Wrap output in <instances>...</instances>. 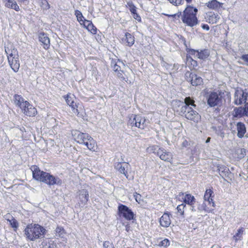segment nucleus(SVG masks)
<instances>
[{
  "label": "nucleus",
  "mask_w": 248,
  "mask_h": 248,
  "mask_svg": "<svg viewBox=\"0 0 248 248\" xmlns=\"http://www.w3.org/2000/svg\"><path fill=\"white\" fill-rule=\"evenodd\" d=\"M26 239L35 241L44 238L47 232L43 226L37 223H30L27 225L23 231Z\"/></svg>",
  "instance_id": "nucleus-1"
},
{
  "label": "nucleus",
  "mask_w": 248,
  "mask_h": 248,
  "mask_svg": "<svg viewBox=\"0 0 248 248\" xmlns=\"http://www.w3.org/2000/svg\"><path fill=\"white\" fill-rule=\"evenodd\" d=\"M192 107H196L194 101L189 97H186L185 99V105L181 107V112L187 119L198 123L201 120V116L197 111L192 109Z\"/></svg>",
  "instance_id": "nucleus-2"
},
{
  "label": "nucleus",
  "mask_w": 248,
  "mask_h": 248,
  "mask_svg": "<svg viewBox=\"0 0 248 248\" xmlns=\"http://www.w3.org/2000/svg\"><path fill=\"white\" fill-rule=\"evenodd\" d=\"M198 10L192 7H187L184 11L182 20L186 25L193 27L198 24L196 13Z\"/></svg>",
  "instance_id": "nucleus-3"
},
{
  "label": "nucleus",
  "mask_w": 248,
  "mask_h": 248,
  "mask_svg": "<svg viewBox=\"0 0 248 248\" xmlns=\"http://www.w3.org/2000/svg\"><path fill=\"white\" fill-rule=\"evenodd\" d=\"M64 98L67 104L71 108L73 112L78 117H83L84 110L83 106L75 102L76 100L74 95L71 93L67 94Z\"/></svg>",
  "instance_id": "nucleus-4"
},
{
  "label": "nucleus",
  "mask_w": 248,
  "mask_h": 248,
  "mask_svg": "<svg viewBox=\"0 0 248 248\" xmlns=\"http://www.w3.org/2000/svg\"><path fill=\"white\" fill-rule=\"evenodd\" d=\"M128 124L131 126H135L141 129H144L147 125V121L145 117L140 115H131Z\"/></svg>",
  "instance_id": "nucleus-5"
},
{
  "label": "nucleus",
  "mask_w": 248,
  "mask_h": 248,
  "mask_svg": "<svg viewBox=\"0 0 248 248\" xmlns=\"http://www.w3.org/2000/svg\"><path fill=\"white\" fill-rule=\"evenodd\" d=\"M176 198L177 201L191 206L192 207L191 210L194 211H195L193 205L196 202V199L193 195L187 192H180L176 196Z\"/></svg>",
  "instance_id": "nucleus-6"
},
{
  "label": "nucleus",
  "mask_w": 248,
  "mask_h": 248,
  "mask_svg": "<svg viewBox=\"0 0 248 248\" xmlns=\"http://www.w3.org/2000/svg\"><path fill=\"white\" fill-rule=\"evenodd\" d=\"M234 98V103L235 105L245 104L248 102V93L241 89H237Z\"/></svg>",
  "instance_id": "nucleus-7"
},
{
  "label": "nucleus",
  "mask_w": 248,
  "mask_h": 248,
  "mask_svg": "<svg viewBox=\"0 0 248 248\" xmlns=\"http://www.w3.org/2000/svg\"><path fill=\"white\" fill-rule=\"evenodd\" d=\"M118 214L121 217L126 220H131L134 218V214L127 206L120 204L118 207Z\"/></svg>",
  "instance_id": "nucleus-8"
},
{
  "label": "nucleus",
  "mask_w": 248,
  "mask_h": 248,
  "mask_svg": "<svg viewBox=\"0 0 248 248\" xmlns=\"http://www.w3.org/2000/svg\"><path fill=\"white\" fill-rule=\"evenodd\" d=\"M72 134L75 140L78 143L82 145L91 137L87 133H82L77 130L73 131Z\"/></svg>",
  "instance_id": "nucleus-9"
},
{
  "label": "nucleus",
  "mask_w": 248,
  "mask_h": 248,
  "mask_svg": "<svg viewBox=\"0 0 248 248\" xmlns=\"http://www.w3.org/2000/svg\"><path fill=\"white\" fill-rule=\"evenodd\" d=\"M44 175V176L42 181V182L50 186L55 184L61 185L62 184L61 181L58 178H56L47 172H46Z\"/></svg>",
  "instance_id": "nucleus-10"
},
{
  "label": "nucleus",
  "mask_w": 248,
  "mask_h": 248,
  "mask_svg": "<svg viewBox=\"0 0 248 248\" xmlns=\"http://www.w3.org/2000/svg\"><path fill=\"white\" fill-rule=\"evenodd\" d=\"M186 76L187 80L190 82L193 86L199 85L202 83V78L194 73L187 72L186 74Z\"/></svg>",
  "instance_id": "nucleus-11"
},
{
  "label": "nucleus",
  "mask_w": 248,
  "mask_h": 248,
  "mask_svg": "<svg viewBox=\"0 0 248 248\" xmlns=\"http://www.w3.org/2000/svg\"><path fill=\"white\" fill-rule=\"evenodd\" d=\"M111 66L113 70L117 72V76L123 80H125V78L123 76V71L122 70V66H124V63L118 60L117 62L112 61L111 62Z\"/></svg>",
  "instance_id": "nucleus-12"
},
{
  "label": "nucleus",
  "mask_w": 248,
  "mask_h": 248,
  "mask_svg": "<svg viewBox=\"0 0 248 248\" xmlns=\"http://www.w3.org/2000/svg\"><path fill=\"white\" fill-rule=\"evenodd\" d=\"M187 52L189 55H195L196 57L202 60L206 59L210 55L209 51L206 49L199 52L194 49H188Z\"/></svg>",
  "instance_id": "nucleus-13"
},
{
  "label": "nucleus",
  "mask_w": 248,
  "mask_h": 248,
  "mask_svg": "<svg viewBox=\"0 0 248 248\" xmlns=\"http://www.w3.org/2000/svg\"><path fill=\"white\" fill-rule=\"evenodd\" d=\"M5 51L7 54V59L19 57L17 49L11 44H8L5 47Z\"/></svg>",
  "instance_id": "nucleus-14"
},
{
  "label": "nucleus",
  "mask_w": 248,
  "mask_h": 248,
  "mask_svg": "<svg viewBox=\"0 0 248 248\" xmlns=\"http://www.w3.org/2000/svg\"><path fill=\"white\" fill-rule=\"evenodd\" d=\"M157 155L160 158L165 161L170 162L172 160L173 155L170 152H167L165 149L159 148Z\"/></svg>",
  "instance_id": "nucleus-15"
},
{
  "label": "nucleus",
  "mask_w": 248,
  "mask_h": 248,
  "mask_svg": "<svg viewBox=\"0 0 248 248\" xmlns=\"http://www.w3.org/2000/svg\"><path fill=\"white\" fill-rule=\"evenodd\" d=\"M31 170L32 173L33 178L37 181L42 182L44 176V174H45L46 172L41 171L39 168L35 165L32 166L31 167Z\"/></svg>",
  "instance_id": "nucleus-16"
},
{
  "label": "nucleus",
  "mask_w": 248,
  "mask_h": 248,
  "mask_svg": "<svg viewBox=\"0 0 248 248\" xmlns=\"http://www.w3.org/2000/svg\"><path fill=\"white\" fill-rule=\"evenodd\" d=\"M215 206L213 200L211 199V201H204L202 206L199 207V209L201 211L204 210L206 212H212L214 210Z\"/></svg>",
  "instance_id": "nucleus-17"
},
{
  "label": "nucleus",
  "mask_w": 248,
  "mask_h": 248,
  "mask_svg": "<svg viewBox=\"0 0 248 248\" xmlns=\"http://www.w3.org/2000/svg\"><path fill=\"white\" fill-rule=\"evenodd\" d=\"M171 215L169 213H165L160 218V225L164 228L169 227L171 224L170 217Z\"/></svg>",
  "instance_id": "nucleus-18"
},
{
  "label": "nucleus",
  "mask_w": 248,
  "mask_h": 248,
  "mask_svg": "<svg viewBox=\"0 0 248 248\" xmlns=\"http://www.w3.org/2000/svg\"><path fill=\"white\" fill-rule=\"evenodd\" d=\"M88 149L93 152H97L98 147L96 142L93 139L90 137L88 140L83 144Z\"/></svg>",
  "instance_id": "nucleus-19"
},
{
  "label": "nucleus",
  "mask_w": 248,
  "mask_h": 248,
  "mask_svg": "<svg viewBox=\"0 0 248 248\" xmlns=\"http://www.w3.org/2000/svg\"><path fill=\"white\" fill-rule=\"evenodd\" d=\"M220 101L218 94L217 93H212L210 94L208 98V104L211 107H214L217 105Z\"/></svg>",
  "instance_id": "nucleus-20"
},
{
  "label": "nucleus",
  "mask_w": 248,
  "mask_h": 248,
  "mask_svg": "<svg viewBox=\"0 0 248 248\" xmlns=\"http://www.w3.org/2000/svg\"><path fill=\"white\" fill-rule=\"evenodd\" d=\"M21 110L22 112L27 116H34L37 114L36 109L29 102L25 108H21Z\"/></svg>",
  "instance_id": "nucleus-21"
},
{
  "label": "nucleus",
  "mask_w": 248,
  "mask_h": 248,
  "mask_svg": "<svg viewBox=\"0 0 248 248\" xmlns=\"http://www.w3.org/2000/svg\"><path fill=\"white\" fill-rule=\"evenodd\" d=\"M8 61V63L12 70L14 72H17L18 71L20 67L19 57H17L16 58V57H14V58L13 57L9 58Z\"/></svg>",
  "instance_id": "nucleus-22"
},
{
  "label": "nucleus",
  "mask_w": 248,
  "mask_h": 248,
  "mask_svg": "<svg viewBox=\"0 0 248 248\" xmlns=\"http://www.w3.org/2000/svg\"><path fill=\"white\" fill-rule=\"evenodd\" d=\"M14 104L19 107L21 109L25 108L26 105L28 104V102L25 101L24 99L19 95L16 94L14 97Z\"/></svg>",
  "instance_id": "nucleus-23"
},
{
  "label": "nucleus",
  "mask_w": 248,
  "mask_h": 248,
  "mask_svg": "<svg viewBox=\"0 0 248 248\" xmlns=\"http://www.w3.org/2000/svg\"><path fill=\"white\" fill-rule=\"evenodd\" d=\"M78 197L81 203L85 205L89 200L88 191L84 189L79 190Z\"/></svg>",
  "instance_id": "nucleus-24"
},
{
  "label": "nucleus",
  "mask_w": 248,
  "mask_h": 248,
  "mask_svg": "<svg viewBox=\"0 0 248 248\" xmlns=\"http://www.w3.org/2000/svg\"><path fill=\"white\" fill-rule=\"evenodd\" d=\"M81 25H83L91 33L95 34L97 33V29L93 25L92 21L84 19L83 22L81 23Z\"/></svg>",
  "instance_id": "nucleus-25"
},
{
  "label": "nucleus",
  "mask_w": 248,
  "mask_h": 248,
  "mask_svg": "<svg viewBox=\"0 0 248 248\" xmlns=\"http://www.w3.org/2000/svg\"><path fill=\"white\" fill-rule=\"evenodd\" d=\"M39 40L44 45V48L47 49L49 47L50 40L47 34L45 33H40Z\"/></svg>",
  "instance_id": "nucleus-26"
},
{
  "label": "nucleus",
  "mask_w": 248,
  "mask_h": 248,
  "mask_svg": "<svg viewBox=\"0 0 248 248\" xmlns=\"http://www.w3.org/2000/svg\"><path fill=\"white\" fill-rule=\"evenodd\" d=\"M122 42L129 46H131L135 42L134 37L129 33H125L124 36L122 38Z\"/></svg>",
  "instance_id": "nucleus-27"
},
{
  "label": "nucleus",
  "mask_w": 248,
  "mask_h": 248,
  "mask_svg": "<svg viewBox=\"0 0 248 248\" xmlns=\"http://www.w3.org/2000/svg\"><path fill=\"white\" fill-rule=\"evenodd\" d=\"M236 129L237 131V136L239 138L244 137V135L246 132V128L245 125L241 123L238 122L236 124Z\"/></svg>",
  "instance_id": "nucleus-28"
},
{
  "label": "nucleus",
  "mask_w": 248,
  "mask_h": 248,
  "mask_svg": "<svg viewBox=\"0 0 248 248\" xmlns=\"http://www.w3.org/2000/svg\"><path fill=\"white\" fill-rule=\"evenodd\" d=\"M219 19V16L217 14L209 12L207 14L206 19L210 23L214 24L217 22Z\"/></svg>",
  "instance_id": "nucleus-29"
},
{
  "label": "nucleus",
  "mask_w": 248,
  "mask_h": 248,
  "mask_svg": "<svg viewBox=\"0 0 248 248\" xmlns=\"http://www.w3.org/2000/svg\"><path fill=\"white\" fill-rule=\"evenodd\" d=\"M5 218L14 230L16 231L19 226L18 223L16 220L9 214L5 216Z\"/></svg>",
  "instance_id": "nucleus-30"
},
{
  "label": "nucleus",
  "mask_w": 248,
  "mask_h": 248,
  "mask_svg": "<svg viewBox=\"0 0 248 248\" xmlns=\"http://www.w3.org/2000/svg\"><path fill=\"white\" fill-rule=\"evenodd\" d=\"M5 6L8 8L14 9L17 12L20 10L19 6L15 0H6Z\"/></svg>",
  "instance_id": "nucleus-31"
},
{
  "label": "nucleus",
  "mask_w": 248,
  "mask_h": 248,
  "mask_svg": "<svg viewBox=\"0 0 248 248\" xmlns=\"http://www.w3.org/2000/svg\"><path fill=\"white\" fill-rule=\"evenodd\" d=\"M129 164L128 163H125L124 165H123L121 163H119L116 166L117 170L122 174L124 175V176L127 178V173L126 169H127Z\"/></svg>",
  "instance_id": "nucleus-32"
},
{
  "label": "nucleus",
  "mask_w": 248,
  "mask_h": 248,
  "mask_svg": "<svg viewBox=\"0 0 248 248\" xmlns=\"http://www.w3.org/2000/svg\"><path fill=\"white\" fill-rule=\"evenodd\" d=\"M232 115L234 117H242L245 115L244 108H242V107L235 108L233 111Z\"/></svg>",
  "instance_id": "nucleus-33"
},
{
  "label": "nucleus",
  "mask_w": 248,
  "mask_h": 248,
  "mask_svg": "<svg viewBox=\"0 0 248 248\" xmlns=\"http://www.w3.org/2000/svg\"><path fill=\"white\" fill-rule=\"evenodd\" d=\"M221 3L217 0H212L206 3L207 6L210 9H216L220 6Z\"/></svg>",
  "instance_id": "nucleus-34"
},
{
  "label": "nucleus",
  "mask_w": 248,
  "mask_h": 248,
  "mask_svg": "<svg viewBox=\"0 0 248 248\" xmlns=\"http://www.w3.org/2000/svg\"><path fill=\"white\" fill-rule=\"evenodd\" d=\"M244 234V229L240 228L237 230V232L233 236V238L236 242L241 240L242 239V236Z\"/></svg>",
  "instance_id": "nucleus-35"
},
{
  "label": "nucleus",
  "mask_w": 248,
  "mask_h": 248,
  "mask_svg": "<svg viewBox=\"0 0 248 248\" xmlns=\"http://www.w3.org/2000/svg\"><path fill=\"white\" fill-rule=\"evenodd\" d=\"M213 191H212V189H207L204 195V201H211V199H213Z\"/></svg>",
  "instance_id": "nucleus-36"
},
{
  "label": "nucleus",
  "mask_w": 248,
  "mask_h": 248,
  "mask_svg": "<svg viewBox=\"0 0 248 248\" xmlns=\"http://www.w3.org/2000/svg\"><path fill=\"white\" fill-rule=\"evenodd\" d=\"M56 235L61 238H63L65 232L63 228L62 227L58 226L56 229Z\"/></svg>",
  "instance_id": "nucleus-37"
},
{
  "label": "nucleus",
  "mask_w": 248,
  "mask_h": 248,
  "mask_svg": "<svg viewBox=\"0 0 248 248\" xmlns=\"http://www.w3.org/2000/svg\"><path fill=\"white\" fill-rule=\"evenodd\" d=\"M75 15L77 16L78 21L80 23V25H81V23H82L84 21V19H85L83 16H82V13L79 11L76 10L75 11Z\"/></svg>",
  "instance_id": "nucleus-38"
},
{
  "label": "nucleus",
  "mask_w": 248,
  "mask_h": 248,
  "mask_svg": "<svg viewBox=\"0 0 248 248\" xmlns=\"http://www.w3.org/2000/svg\"><path fill=\"white\" fill-rule=\"evenodd\" d=\"M186 62L187 64H189L190 62L191 63L190 69L194 68L197 65V62L189 56L186 57Z\"/></svg>",
  "instance_id": "nucleus-39"
},
{
  "label": "nucleus",
  "mask_w": 248,
  "mask_h": 248,
  "mask_svg": "<svg viewBox=\"0 0 248 248\" xmlns=\"http://www.w3.org/2000/svg\"><path fill=\"white\" fill-rule=\"evenodd\" d=\"M127 7L128 8L129 10L131 12V14L137 12V8L134 5L132 2H128L127 3Z\"/></svg>",
  "instance_id": "nucleus-40"
},
{
  "label": "nucleus",
  "mask_w": 248,
  "mask_h": 248,
  "mask_svg": "<svg viewBox=\"0 0 248 248\" xmlns=\"http://www.w3.org/2000/svg\"><path fill=\"white\" fill-rule=\"evenodd\" d=\"M186 207V204L184 203H181L179 204L177 207V210L178 212L181 215H184V208Z\"/></svg>",
  "instance_id": "nucleus-41"
},
{
  "label": "nucleus",
  "mask_w": 248,
  "mask_h": 248,
  "mask_svg": "<svg viewBox=\"0 0 248 248\" xmlns=\"http://www.w3.org/2000/svg\"><path fill=\"white\" fill-rule=\"evenodd\" d=\"M41 1V6L45 9H48L49 8V5L46 0H40Z\"/></svg>",
  "instance_id": "nucleus-42"
},
{
  "label": "nucleus",
  "mask_w": 248,
  "mask_h": 248,
  "mask_svg": "<svg viewBox=\"0 0 248 248\" xmlns=\"http://www.w3.org/2000/svg\"><path fill=\"white\" fill-rule=\"evenodd\" d=\"M70 150L71 151V153L72 154L71 155V156L72 157H74L78 155V150H77V149L75 147H70Z\"/></svg>",
  "instance_id": "nucleus-43"
},
{
  "label": "nucleus",
  "mask_w": 248,
  "mask_h": 248,
  "mask_svg": "<svg viewBox=\"0 0 248 248\" xmlns=\"http://www.w3.org/2000/svg\"><path fill=\"white\" fill-rule=\"evenodd\" d=\"M134 197L137 202H138L139 203H141L142 200L141 196L140 194H138L137 193H135L134 195Z\"/></svg>",
  "instance_id": "nucleus-44"
},
{
  "label": "nucleus",
  "mask_w": 248,
  "mask_h": 248,
  "mask_svg": "<svg viewBox=\"0 0 248 248\" xmlns=\"http://www.w3.org/2000/svg\"><path fill=\"white\" fill-rule=\"evenodd\" d=\"M104 248H114L112 244L109 241H105L103 244Z\"/></svg>",
  "instance_id": "nucleus-45"
},
{
  "label": "nucleus",
  "mask_w": 248,
  "mask_h": 248,
  "mask_svg": "<svg viewBox=\"0 0 248 248\" xmlns=\"http://www.w3.org/2000/svg\"><path fill=\"white\" fill-rule=\"evenodd\" d=\"M157 147L155 145L150 146L147 148V151L149 153H154L155 150H156Z\"/></svg>",
  "instance_id": "nucleus-46"
},
{
  "label": "nucleus",
  "mask_w": 248,
  "mask_h": 248,
  "mask_svg": "<svg viewBox=\"0 0 248 248\" xmlns=\"http://www.w3.org/2000/svg\"><path fill=\"white\" fill-rule=\"evenodd\" d=\"M47 248H57V246L54 241L50 240L48 242V246Z\"/></svg>",
  "instance_id": "nucleus-47"
},
{
  "label": "nucleus",
  "mask_w": 248,
  "mask_h": 248,
  "mask_svg": "<svg viewBox=\"0 0 248 248\" xmlns=\"http://www.w3.org/2000/svg\"><path fill=\"white\" fill-rule=\"evenodd\" d=\"M169 245H170V242H169V240H168L167 239H165L162 240L160 243V245H161V246L165 247L169 246Z\"/></svg>",
  "instance_id": "nucleus-48"
},
{
  "label": "nucleus",
  "mask_w": 248,
  "mask_h": 248,
  "mask_svg": "<svg viewBox=\"0 0 248 248\" xmlns=\"http://www.w3.org/2000/svg\"><path fill=\"white\" fill-rule=\"evenodd\" d=\"M241 58L245 62V64L248 65V54L242 55Z\"/></svg>",
  "instance_id": "nucleus-49"
},
{
  "label": "nucleus",
  "mask_w": 248,
  "mask_h": 248,
  "mask_svg": "<svg viewBox=\"0 0 248 248\" xmlns=\"http://www.w3.org/2000/svg\"><path fill=\"white\" fill-rule=\"evenodd\" d=\"M133 17L134 19L138 20V21H140L141 18L140 16L137 13V12L132 14Z\"/></svg>",
  "instance_id": "nucleus-50"
},
{
  "label": "nucleus",
  "mask_w": 248,
  "mask_h": 248,
  "mask_svg": "<svg viewBox=\"0 0 248 248\" xmlns=\"http://www.w3.org/2000/svg\"><path fill=\"white\" fill-rule=\"evenodd\" d=\"M18 3L20 4H24L25 5H27L29 4L30 2L29 0H17Z\"/></svg>",
  "instance_id": "nucleus-51"
},
{
  "label": "nucleus",
  "mask_w": 248,
  "mask_h": 248,
  "mask_svg": "<svg viewBox=\"0 0 248 248\" xmlns=\"http://www.w3.org/2000/svg\"><path fill=\"white\" fill-rule=\"evenodd\" d=\"M245 115L248 116V102L245 104V107L244 108Z\"/></svg>",
  "instance_id": "nucleus-52"
},
{
  "label": "nucleus",
  "mask_w": 248,
  "mask_h": 248,
  "mask_svg": "<svg viewBox=\"0 0 248 248\" xmlns=\"http://www.w3.org/2000/svg\"><path fill=\"white\" fill-rule=\"evenodd\" d=\"M241 152V155L240 156V157H242L244 156L245 151L244 149H240L238 150Z\"/></svg>",
  "instance_id": "nucleus-53"
},
{
  "label": "nucleus",
  "mask_w": 248,
  "mask_h": 248,
  "mask_svg": "<svg viewBox=\"0 0 248 248\" xmlns=\"http://www.w3.org/2000/svg\"><path fill=\"white\" fill-rule=\"evenodd\" d=\"M202 28L203 29H205L207 31H208L209 30V27L208 26V25H203L202 26Z\"/></svg>",
  "instance_id": "nucleus-54"
},
{
  "label": "nucleus",
  "mask_w": 248,
  "mask_h": 248,
  "mask_svg": "<svg viewBox=\"0 0 248 248\" xmlns=\"http://www.w3.org/2000/svg\"><path fill=\"white\" fill-rule=\"evenodd\" d=\"M164 15H166V16H168L169 17H174L176 16V15L175 14H173V15H167V14H164Z\"/></svg>",
  "instance_id": "nucleus-55"
},
{
  "label": "nucleus",
  "mask_w": 248,
  "mask_h": 248,
  "mask_svg": "<svg viewBox=\"0 0 248 248\" xmlns=\"http://www.w3.org/2000/svg\"><path fill=\"white\" fill-rule=\"evenodd\" d=\"M210 139H211L210 138H208L206 140V143L209 142L210 141Z\"/></svg>",
  "instance_id": "nucleus-56"
},
{
  "label": "nucleus",
  "mask_w": 248,
  "mask_h": 248,
  "mask_svg": "<svg viewBox=\"0 0 248 248\" xmlns=\"http://www.w3.org/2000/svg\"><path fill=\"white\" fill-rule=\"evenodd\" d=\"M44 244H46V241H44L42 243V245H43Z\"/></svg>",
  "instance_id": "nucleus-57"
},
{
  "label": "nucleus",
  "mask_w": 248,
  "mask_h": 248,
  "mask_svg": "<svg viewBox=\"0 0 248 248\" xmlns=\"http://www.w3.org/2000/svg\"><path fill=\"white\" fill-rule=\"evenodd\" d=\"M220 136H221V137H222V138H223V137H224V134H223V133H222V134H221Z\"/></svg>",
  "instance_id": "nucleus-58"
}]
</instances>
